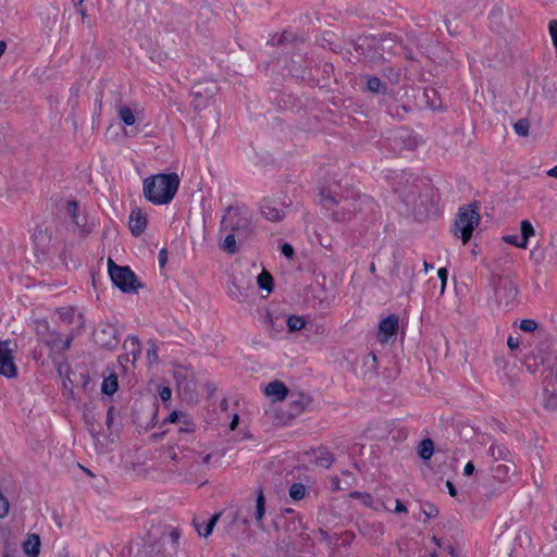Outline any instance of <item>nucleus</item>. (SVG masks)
Returning a JSON list of instances; mask_svg holds the SVG:
<instances>
[{"mask_svg": "<svg viewBox=\"0 0 557 557\" xmlns=\"http://www.w3.org/2000/svg\"><path fill=\"white\" fill-rule=\"evenodd\" d=\"M320 202L334 222L351 221L358 212L364 209L373 211L376 206L372 198L355 190L338 194L329 187L320 189Z\"/></svg>", "mask_w": 557, "mask_h": 557, "instance_id": "f257e3e1", "label": "nucleus"}, {"mask_svg": "<svg viewBox=\"0 0 557 557\" xmlns=\"http://www.w3.org/2000/svg\"><path fill=\"white\" fill-rule=\"evenodd\" d=\"M180 186L176 173L157 174L144 181V195L154 205H166L172 201Z\"/></svg>", "mask_w": 557, "mask_h": 557, "instance_id": "f03ea898", "label": "nucleus"}, {"mask_svg": "<svg viewBox=\"0 0 557 557\" xmlns=\"http://www.w3.org/2000/svg\"><path fill=\"white\" fill-rule=\"evenodd\" d=\"M488 287L493 289L496 302L505 307L511 305L519 294L516 276L510 271L492 273Z\"/></svg>", "mask_w": 557, "mask_h": 557, "instance_id": "7ed1b4c3", "label": "nucleus"}, {"mask_svg": "<svg viewBox=\"0 0 557 557\" xmlns=\"http://www.w3.org/2000/svg\"><path fill=\"white\" fill-rule=\"evenodd\" d=\"M479 202L474 201L459 208L454 222L453 232L466 245L472 237L473 231L480 224Z\"/></svg>", "mask_w": 557, "mask_h": 557, "instance_id": "20e7f679", "label": "nucleus"}, {"mask_svg": "<svg viewBox=\"0 0 557 557\" xmlns=\"http://www.w3.org/2000/svg\"><path fill=\"white\" fill-rule=\"evenodd\" d=\"M109 275L114 286L123 293H137L141 284L128 267L115 264L111 259L108 261Z\"/></svg>", "mask_w": 557, "mask_h": 557, "instance_id": "39448f33", "label": "nucleus"}, {"mask_svg": "<svg viewBox=\"0 0 557 557\" xmlns=\"http://www.w3.org/2000/svg\"><path fill=\"white\" fill-rule=\"evenodd\" d=\"M249 223H251V221L238 207H228L225 214L222 216L220 231H245Z\"/></svg>", "mask_w": 557, "mask_h": 557, "instance_id": "423d86ee", "label": "nucleus"}, {"mask_svg": "<svg viewBox=\"0 0 557 557\" xmlns=\"http://www.w3.org/2000/svg\"><path fill=\"white\" fill-rule=\"evenodd\" d=\"M543 407L547 411L557 410V368L543 381Z\"/></svg>", "mask_w": 557, "mask_h": 557, "instance_id": "0eeeda50", "label": "nucleus"}, {"mask_svg": "<svg viewBox=\"0 0 557 557\" xmlns=\"http://www.w3.org/2000/svg\"><path fill=\"white\" fill-rule=\"evenodd\" d=\"M0 374L12 379L17 375V368L14 363L9 342H0Z\"/></svg>", "mask_w": 557, "mask_h": 557, "instance_id": "6e6552de", "label": "nucleus"}, {"mask_svg": "<svg viewBox=\"0 0 557 557\" xmlns=\"http://www.w3.org/2000/svg\"><path fill=\"white\" fill-rule=\"evenodd\" d=\"M97 343L108 349H113L117 346L120 339L117 337V330L112 324H107L95 333Z\"/></svg>", "mask_w": 557, "mask_h": 557, "instance_id": "1a4fd4ad", "label": "nucleus"}, {"mask_svg": "<svg viewBox=\"0 0 557 557\" xmlns=\"http://www.w3.org/2000/svg\"><path fill=\"white\" fill-rule=\"evenodd\" d=\"M65 212L70 216L72 223L79 230L81 233L87 235L91 233L92 225L87 223L85 216L81 218L78 214V203L75 200H67L65 203Z\"/></svg>", "mask_w": 557, "mask_h": 557, "instance_id": "9d476101", "label": "nucleus"}, {"mask_svg": "<svg viewBox=\"0 0 557 557\" xmlns=\"http://www.w3.org/2000/svg\"><path fill=\"white\" fill-rule=\"evenodd\" d=\"M128 226L131 233L136 237L144 233L147 227V216L141 212L140 209L136 208L132 210L129 214Z\"/></svg>", "mask_w": 557, "mask_h": 557, "instance_id": "9b49d317", "label": "nucleus"}, {"mask_svg": "<svg viewBox=\"0 0 557 557\" xmlns=\"http://www.w3.org/2000/svg\"><path fill=\"white\" fill-rule=\"evenodd\" d=\"M261 214L269 221L277 222L284 218V211L272 199L264 198L260 205Z\"/></svg>", "mask_w": 557, "mask_h": 557, "instance_id": "f8f14e48", "label": "nucleus"}, {"mask_svg": "<svg viewBox=\"0 0 557 557\" xmlns=\"http://www.w3.org/2000/svg\"><path fill=\"white\" fill-rule=\"evenodd\" d=\"M264 394L272 398L273 401H280L285 399L288 396V388L287 386L278 380L270 382L264 387Z\"/></svg>", "mask_w": 557, "mask_h": 557, "instance_id": "ddd939ff", "label": "nucleus"}, {"mask_svg": "<svg viewBox=\"0 0 557 557\" xmlns=\"http://www.w3.org/2000/svg\"><path fill=\"white\" fill-rule=\"evenodd\" d=\"M399 318L397 314H389L380 322L379 331L383 333L386 338L395 335L398 331Z\"/></svg>", "mask_w": 557, "mask_h": 557, "instance_id": "4468645a", "label": "nucleus"}, {"mask_svg": "<svg viewBox=\"0 0 557 557\" xmlns=\"http://www.w3.org/2000/svg\"><path fill=\"white\" fill-rule=\"evenodd\" d=\"M123 348L128 354V356L133 357V364L139 358L141 354V345L137 336L128 335L123 344Z\"/></svg>", "mask_w": 557, "mask_h": 557, "instance_id": "2eb2a0df", "label": "nucleus"}, {"mask_svg": "<svg viewBox=\"0 0 557 557\" xmlns=\"http://www.w3.org/2000/svg\"><path fill=\"white\" fill-rule=\"evenodd\" d=\"M265 513V497L263 494V488L259 487L257 490V498H256V508L253 512V517L257 521V524L262 528L263 517Z\"/></svg>", "mask_w": 557, "mask_h": 557, "instance_id": "dca6fc26", "label": "nucleus"}, {"mask_svg": "<svg viewBox=\"0 0 557 557\" xmlns=\"http://www.w3.org/2000/svg\"><path fill=\"white\" fill-rule=\"evenodd\" d=\"M24 553L30 557H37L40 553V537L37 534H29L23 543Z\"/></svg>", "mask_w": 557, "mask_h": 557, "instance_id": "f3484780", "label": "nucleus"}, {"mask_svg": "<svg viewBox=\"0 0 557 557\" xmlns=\"http://www.w3.org/2000/svg\"><path fill=\"white\" fill-rule=\"evenodd\" d=\"M315 453H317V456H315L314 463L318 467L325 468V469H329L332 467V465L335 461V457L331 451H329L326 448H319L318 450H315Z\"/></svg>", "mask_w": 557, "mask_h": 557, "instance_id": "a211bd4d", "label": "nucleus"}, {"mask_svg": "<svg viewBox=\"0 0 557 557\" xmlns=\"http://www.w3.org/2000/svg\"><path fill=\"white\" fill-rule=\"evenodd\" d=\"M520 246L522 249H527L530 237L534 236L535 234L534 227L529 220H522L520 224Z\"/></svg>", "mask_w": 557, "mask_h": 557, "instance_id": "6ab92c4d", "label": "nucleus"}, {"mask_svg": "<svg viewBox=\"0 0 557 557\" xmlns=\"http://www.w3.org/2000/svg\"><path fill=\"white\" fill-rule=\"evenodd\" d=\"M434 453V443L431 438H424L422 440L418 445V455L419 457L428 461L431 459Z\"/></svg>", "mask_w": 557, "mask_h": 557, "instance_id": "aec40b11", "label": "nucleus"}, {"mask_svg": "<svg viewBox=\"0 0 557 557\" xmlns=\"http://www.w3.org/2000/svg\"><path fill=\"white\" fill-rule=\"evenodd\" d=\"M309 400L302 394L290 395V406L293 414L301 413L307 407Z\"/></svg>", "mask_w": 557, "mask_h": 557, "instance_id": "412c9836", "label": "nucleus"}, {"mask_svg": "<svg viewBox=\"0 0 557 557\" xmlns=\"http://www.w3.org/2000/svg\"><path fill=\"white\" fill-rule=\"evenodd\" d=\"M119 387L117 383V375L115 373L109 374L107 377L103 379L102 385H101V392L106 395H113Z\"/></svg>", "mask_w": 557, "mask_h": 557, "instance_id": "4be33fe9", "label": "nucleus"}, {"mask_svg": "<svg viewBox=\"0 0 557 557\" xmlns=\"http://www.w3.org/2000/svg\"><path fill=\"white\" fill-rule=\"evenodd\" d=\"M302 41H304L302 38L298 37L296 34L288 32V30H285L280 36H274L272 38L273 45H284L286 42L297 44V42H302Z\"/></svg>", "mask_w": 557, "mask_h": 557, "instance_id": "5701e85b", "label": "nucleus"}, {"mask_svg": "<svg viewBox=\"0 0 557 557\" xmlns=\"http://www.w3.org/2000/svg\"><path fill=\"white\" fill-rule=\"evenodd\" d=\"M367 88L374 94L385 95L387 92V85L384 84L379 77L371 76L368 78Z\"/></svg>", "mask_w": 557, "mask_h": 557, "instance_id": "b1692460", "label": "nucleus"}, {"mask_svg": "<svg viewBox=\"0 0 557 557\" xmlns=\"http://www.w3.org/2000/svg\"><path fill=\"white\" fill-rule=\"evenodd\" d=\"M258 285L261 289H264L267 290L268 293H271L274 288V284H273V277L272 275L267 272V271H262L259 275H258Z\"/></svg>", "mask_w": 557, "mask_h": 557, "instance_id": "393cba45", "label": "nucleus"}, {"mask_svg": "<svg viewBox=\"0 0 557 557\" xmlns=\"http://www.w3.org/2000/svg\"><path fill=\"white\" fill-rule=\"evenodd\" d=\"M220 516H221V513H214L213 516H211L209 518V520L205 523L202 529L197 525V531H198L199 535L203 536V537H208L212 533L213 528H214L215 523L218 522Z\"/></svg>", "mask_w": 557, "mask_h": 557, "instance_id": "a878e982", "label": "nucleus"}, {"mask_svg": "<svg viewBox=\"0 0 557 557\" xmlns=\"http://www.w3.org/2000/svg\"><path fill=\"white\" fill-rule=\"evenodd\" d=\"M117 114H119V117L121 119V121L125 124V125H134L135 124V115L132 111L131 108L126 107V106H120L117 108Z\"/></svg>", "mask_w": 557, "mask_h": 557, "instance_id": "bb28decb", "label": "nucleus"}, {"mask_svg": "<svg viewBox=\"0 0 557 557\" xmlns=\"http://www.w3.org/2000/svg\"><path fill=\"white\" fill-rule=\"evenodd\" d=\"M221 249L228 255L237 252L236 237L232 232L224 238Z\"/></svg>", "mask_w": 557, "mask_h": 557, "instance_id": "cd10ccee", "label": "nucleus"}, {"mask_svg": "<svg viewBox=\"0 0 557 557\" xmlns=\"http://www.w3.org/2000/svg\"><path fill=\"white\" fill-rule=\"evenodd\" d=\"M32 237H33V242L37 248H39L40 246L44 247L49 239L46 231L41 226H37L34 230Z\"/></svg>", "mask_w": 557, "mask_h": 557, "instance_id": "c85d7f7f", "label": "nucleus"}, {"mask_svg": "<svg viewBox=\"0 0 557 557\" xmlns=\"http://www.w3.org/2000/svg\"><path fill=\"white\" fill-rule=\"evenodd\" d=\"M488 455L495 460L506 459L508 450L504 445L492 444L488 448Z\"/></svg>", "mask_w": 557, "mask_h": 557, "instance_id": "c756f323", "label": "nucleus"}, {"mask_svg": "<svg viewBox=\"0 0 557 557\" xmlns=\"http://www.w3.org/2000/svg\"><path fill=\"white\" fill-rule=\"evenodd\" d=\"M306 487L302 483H293L289 487V496L294 500H301L305 497Z\"/></svg>", "mask_w": 557, "mask_h": 557, "instance_id": "7c9ffc66", "label": "nucleus"}, {"mask_svg": "<svg viewBox=\"0 0 557 557\" xmlns=\"http://www.w3.org/2000/svg\"><path fill=\"white\" fill-rule=\"evenodd\" d=\"M305 320L298 315H289L287 318V327L289 332L299 331L305 327Z\"/></svg>", "mask_w": 557, "mask_h": 557, "instance_id": "2f4dec72", "label": "nucleus"}, {"mask_svg": "<svg viewBox=\"0 0 557 557\" xmlns=\"http://www.w3.org/2000/svg\"><path fill=\"white\" fill-rule=\"evenodd\" d=\"M177 431L180 434H191L195 432V423L187 416L182 422H178Z\"/></svg>", "mask_w": 557, "mask_h": 557, "instance_id": "473e14b6", "label": "nucleus"}, {"mask_svg": "<svg viewBox=\"0 0 557 557\" xmlns=\"http://www.w3.org/2000/svg\"><path fill=\"white\" fill-rule=\"evenodd\" d=\"M513 128L519 136L525 137L529 135L530 122L528 119H520L515 123Z\"/></svg>", "mask_w": 557, "mask_h": 557, "instance_id": "72a5a7b5", "label": "nucleus"}, {"mask_svg": "<svg viewBox=\"0 0 557 557\" xmlns=\"http://www.w3.org/2000/svg\"><path fill=\"white\" fill-rule=\"evenodd\" d=\"M149 348L147 350V360L150 364L158 363L159 362V356H158V345L154 341L148 342Z\"/></svg>", "mask_w": 557, "mask_h": 557, "instance_id": "f704fd0d", "label": "nucleus"}, {"mask_svg": "<svg viewBox=\"0 0 557 557\" xmlns=\"http://www.w3.org/2000/svg\"><path fill=\"white\" fill-rule=\"evenodd\" d=\"M350 497L361 500V503L368 507H371L373 504V497L369 493L352 492L350 493Z\"/></svg>", "mask_w": 557, "mask_h": 557, "instance_id": "c9c22d12", "label": "nucleus"}, {"mask_svg": "<svg viewBox=\"0 0 557 557\" xmlns=\"http://www.w3.org/2000/svg\"><path fill=\"white\" fill-rule=\"evenodd\" d=\"M232 233L235 234V237L238 239L239 243L247 240L253 234L252 223H249L247 225V228H245V231L243 230V231H237V232H232Z\"/></svg>", "mask_w": 557, "mask_h": 557, "instance_id": "e433bc0d", "label": "nucleus"}, {"mask_svg": "<svg viewBox=\"0 0 557 557\" xmlns=\"http://www.w3.org/2000/svg\"><path fill=\"white\" fill-rule=\"evenodd\" d=\"M523 332H528V333H531V332H534L536 329H537V323L535 320H532V319H523L521 322H520V326H519Z\"/></svg>", "mask_w": 557, "mask_h": 557, "instance_id": "4c0bfd02", "label": "nucleus"}, {"mask_svg": "<svg viewBox=\"0 0 557 557\" xmlns=\"http://www.w3.org/2000/svg\"><path fill=\"white\" fill-rule=\"evenodd\" d=\"M422 509L428 518H435L438 515L437 507L431 503H426Z\"/></svg>", "mask_w": 557, "mask_h": 557, "instance_id": "58836bf2", "label": "nucleus"}, {"mask_svg": "<svg viewBox=\"0 0 557 557\" xmlns=\"http://www.w3.org/2000/svg\"><path fill=\"white\" fill-rule=\"evenodd\" d=\"M302 527V519L300 517H293L287 524V530L297 532Z\"/></svg>", "mask_w": 557, "mask_h": 557, "instance_id": "ea45409f", "label": "nucleus"}, {"mask_svg": "<svg viewBox=\"0 0 557 557\" xmlns=\"http://www.w3.org/2000/svg\"><path fill=\"white\" fill-rule=\"evenodd\" d=\"M187 417L186 413L181 411H172L169 417L165 419V421H169L171 423H178L182 422V420Z\"/></svg>", "mask_w": 557, "mask_h": 557, "instance_id": "a19ab883", "label": "nucleus"}, {"mask_svg": "<svg viewBox=\"0 0 557 557\" xmlns=\"http://www.w3.org/2000/svg\"><path fill=\"white\" fill-rule=\"evenodd\" d=\"M281 252L288 259H292L295 255L293 246L288 243L282 245Z\"/></svg>", "mask_w": 557, "mask_h": 557, "instance_id": "79ce46f5", "label": "nucleus"}, {"mask_svg": "<svg viewBox=\"0 0 557 557\" xmlns=\"http://www.w3.org/2000/svg\"><path fill=\"white\" fill-rule=\"evenodd\" d=\"M503 240L507 244L521 248L520 237L518 235H506L503 237Z\"/></svg>", "mask_w": 557, "mask_h": 557, "instance_id": "37998d69", "label": "nucleus"}, {"mask_svg": "<svg viewBox=\"0 0 557 557\" xmlns=\"http://www.w3.org/2000/svg\"><path fill=\"white\" fill-rule=\"evenodd\" d=\"M36 324H37V334L44 335L45 332L49 331V323L47 320H45V319L37 320Z\"/></svg>", "mask_w": 557, "mask_h": 557, "instance_id": "c03bdc74", "label": "nucleus"}, {"mask_svg": "<svg viewBox=\"0 0 557 557\" xmlns=\"http://www.w3.org/2000/svg\"><path fill=\"white\" fill-rule=\"evenodd\" d=\"M158 261H159L160 268H164L165 267V264L168 262V250H166V248H162L159 251Z\"/></svg>", "mask_w": 557, "mask_h": 557, "instance_id": "a18cd8bd", "label": "nucleus"}, {"mask_svg": "<svg viewBox=\"0 0 557 557\" xmlns=\"http://www.w3.org/2000/svg\"><path fill=\"white\" fill-rule=\"evenodd\" d=\"M437 275H438V278L441 280L442 282V290L445 288L446 286V282H447V277H448V271L446 268H441L438 271H437Z\"/></svg>", "mask_w": 557, "mask_h": 557, "instance_id": "49530a36", "label": "nucleus"}, {"mask_svg": "<svg viewBox=\"0 0 557 557\" xmlns=\"http://www.w3.org/2000/svg\"><path fill=\"white\" fill-rule=\"evenodd\" d=\"M160 398L163 400V401H168L171 399V396H172V391L170 387L168 386H164L161 388L160 393Z\"/></svg>", "mask_w": 557, "mask_h": 557, "instance_id": "de8ad7c7", "label": "nucleus"}, {"mask_svg": "<svg viewBox=\"0 0 557 557\" xmlns=\"http://www.w3.org/2000/svg\"><path fill=\"white\" fill-rule=\"evenodd\" d=\"M507 345L510 350H516L520 346V341L518 337L509 336L507 339Z\"/></svg>", "mask_w": 557, "mask_h": 557, "instance_id": "09e8293b", "label": "nucleus"}, {"mask_svg": "<svg viewBox=\"0 0 557 557\" xmlns=\"http://www.w3.org/2000/svg\"><path fill=\"white\" fill-rule=\"evenodd\" d=\"M114 421V407H110L107 411L106 424L110 429Z\"/></svg>", "mask_w": 557, "mask_h": 557, "instance_id": "8fccbe9b", "label": "nucleus"}, {"mask_svg": "<svg viewBox=\"0 0 557 557\" xmlns=\"http://www.w3.org/2000/svg\"><path fill=\"white\" fill-rule=\"evenodd\" d=\"M195 100L193 102L195 109H200L201 106H206L205 101H202L201 92L195 91Z\"/></svg>", "mask_w": 557, "mask_h": 557, "instance_id": "3c124183", "label": "nucleus"}, {"mask_svg": "<svg viewBox=\"0 0 557 557\" xmlns=\"http://www.w3.org/2000/svg\"><path fill=\"white\" fill-rule=\"evenodd\" d=\"M129 361V356L128 354H123V355H120L119 358H117V363L119 366L125 370V367H126V363Z\"/></svg>", "mask_w": 557, "mask_h": 557, "instance_id": "603ef678", "label": "nucleus"}, {"mask_svg": "<svg viewBox=\"0 0 557 557\" xmlns=\"http://www.w3.org/2000/svg\"><path fill=\"white\" fill-rule=\"evenodd\" d=\"M169 536H170L171 542L174 545H176L178 542V539L181 537V532L177 529H173Z\"/></svg>", "mask_w": 557, "mask_h": 557, "instance_id": "864d4df0", "label": "nucleus"}, {"mask_svg": "<svg viewBox=\"0 0 557 557\" xmlns=\"http://www.w3.org/2000/svg\"><path fill=\"white\" fill-rule=\"evenodd\" d=\"M474 470H475V467H474L473 462L469 461L468 463H466V466L463 468V474L471 475V474H473Z\"/></svg>", "mask_w": 557, "mask_h": 557, "instance_id": "5fc2aeb1", "label": "nucleus"}, {"mask_svg": "<svg viewBox=\"0 0 557 557\" xmlns=\"http://www.w3.org/2000/svg\"><path fill=\"white\" fill-rule=\"evenodd\" d=\"M446 486H447V490H448V493L451 497H456L457 496V488L456 486L454 485V483L451 481H446Z\"/></svg>", "mask_w": 557, "mask_h": 557, "instance_id": "6e6d98bb", "label": "nucleus"}, {"mask_svg": "<svg viewBox=\"0 0 557 557\" xmlns=\"http://www.w3.org/2000/svg\"><path fill=\"white\" fill-rule=\"evenodd\" d=\"M507 466L505 465H498L496 468H495V472L497 473V476H500V475H506L507 474Z\"/></svg>", "mask_w": 557, "mask_h": 557, "instance_id": "4d7b16f0", "label": "nucleus"}, {"mask_svg": "<svg viewBox=\"0 0 557 557\" xmlns=\"http://www.w3.org/2000/svg\"><path fill=\"white\" fill-rule=\"evenodd\" d=\"M395 511L396 512H407L406 506L399 499H396Z\"/></svg>", "mask_w": 557, "mask_h": 557, "instance_id": "13d9d810", "label": "nucleus"}, {"mask_svg": "<svg viewBox=\"0 0 557 557\" xmlns=\"http://www.w3.org/2000/svg\"><path fill=\"white\" fill-rule=\"evenodd\" d=\"M72 339V336L66 337V339L62 342V346L60 347V349L67 350L71 347Z\"/></svg>", "mask_w": 557, "mask_h": 557, "instance_id": "bf43d9fd", "label": "nucleus"}, {"mask_svg": "<svg viewBox=\"0 0 557 557\" xmlns=\"http://www.w3.org/2000/svg\"><path fill=\"white\" fill-rule=\"evenodd\" d=\"M238 422H239L238 416L234 414V417H233V419H232V421L230 423V429L231 430H235L237 428V425H238Z\"/></svg>", "mask_w": 557, "mask_h": 557, "instance_id": "052dcab7", "label": "nucleus"}, {"mask_svg": "<svg viewBox=\"0 0 557 557\" xmlns=\"http://www.w3.org/2000/svg\"><path fill=\"white\" fill-rule=\"evenodd\" d=\"M51 336H55V338L48 339L47 343L52 346H57V342H60L58 334H52Z\"/></svg>", "mask_w": 557, "mask_h": 557, "instance_id": "680f3d73", "label": "nucleus"}, {"mask_svg": "<svg viewBox=\"0 0 557 557\" xmlns=\"http://www.w3.org/2000/svg\"><path fill=\"white\" fill-rule=\"evenodd\" d=\"M7 50V42L4 40H0V58L4 54Z\"/></svg>", "mask_w": 557, "mask_h": 557, "instance_id": "e2e57ef3", "label": "nucleus"}, {"mask_svg": "<svg viewBox=\"0 0 557 557\" xmlns=\"http://www.w3.org/2000/svg\"><path fill=\"white\" fill-rule=\"evenodd\" d=\"M548 175L557 178V165L548 171Z\"/></svg>", "mask_w": 557, "mask_h": 557, "instance_id": "0e129e2a", "label": "nucleus"}, {"mask_svg": "<svg viewBox=\"0 0 557 557\" xmlns=\"http://www.w3.org/2000/svg\"><path fill=\"white\" fill-rule=\"evenodd\" d=\"M60 315L63 320H67L69 322L71 321L69 312H61Z\"/></svg>", "mask_w": 557, "mask_h": 557, "instance_id": "69168bd1", "label": "nucleus"}, {"mask_svg": "<svg viewBox=\"0 0 557 557\" xmlns=\"http://www.w3.org/2000/svg\"><path fill=\"white\" fill-rule=\"evenodd\" d=\"M151 557H171V556H166V555H164L162 552H160V550L158 549V550L154 553V555H153V556H151Z\"/></svg>", "mask_w": 557, "mask_h": 557, "instance_id": "338daca9", "label": "nucleus"}, {"mask_svg": "<svg viewBox=\"0 0 557 557\" xmlns=\"http://www.w3.org/2000/svg\"><path fill=\"white\" fill-rule=\"evenodd\" d=\"M320 534H321V536H322L324 540H326V539L329 537V533H327L326 531L322 530V529H320Z\"/></svg>", "mask_w": 557, "mask_h": 557, "instance_id": "774afa93", "label": "nucleus"}]
</instances>
